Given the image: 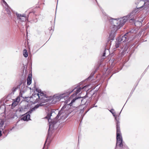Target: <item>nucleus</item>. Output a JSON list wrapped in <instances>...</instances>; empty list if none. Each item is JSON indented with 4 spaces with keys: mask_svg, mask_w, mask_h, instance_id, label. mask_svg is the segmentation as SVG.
Segmentation results:
<instances>
[{
    "mask_svg": "<svg viewBox=\"0 0 149 149\" xmlns=\"http://www.w3.org/2000/svg\"><path fill=\"white\" fill-rule=\"evenodd\" d=\"M77 107H74L72 110L71 108L68 109L66 107H62L55 118L52 119H51V117H52V115L55 114V113L53 112L48 113L46 118L48 120L49 123V131L50 130H52L56 129L58 127L59 123L64 122V120L68 116L69 114L73 111H74L75 112H76L77 111Z\"/></svg>",
    "mask_w": 149,
    "mask_h": 149,
    "instance_id": "nucleus-1",
    "label": "nucleus"
},
{
    "mask_svg": "<svg viewBox=\"0 0 149 149\" xmlns=\"http://www.w3.org/2000/svg\"><path fill=\"white\" fill-rule=\"evenodd\" d=\"M134 13L132 11L126 16L120 18L113 19L111 20L112 23L118 26V29L122 26L128 20L134 21Z\"/></svg>",
    "mask_w": 149,
    "mask_h": 149,
    "instance_id": "nucleus-2",
    "label": "nucleus"
},
{
    "mask_svg": "<svg viewBox=\"0 0 149 149\" xmlns=\"http://www.w3.org/2000/svg\"><path fill=\"white\" fill-rule=\"evenodd\" d=\"M101 10L103 14V18L105 21H109L111 24L112 25V26H111V28L112 29L111 30V32L109 35V38L110 40H113L116 36V32L120 28L117 29L118 28V26H116V25L112 23V22H111L112 20L114 19L109 17L106 14V13L102 9H101Z\"/></svg>",
    "mask_w": 149,
    "mask_h": 149,
    "instance_id": "nucleus-3",
    "label": "nucleus"
},
{
    "mask_svg": "<svg viewBox=\"0 0 149 149\" xmlns=\"http://www.w3.org/2000/svg\"><path fill=\"white\" fill-rule=\"evenodd\" d=\"M116 121V143L115 149L119 147L120 149H122L125 147L123 144L122 137L120 132V122L117 119Z\"/></svg>",
    "mask_w": 149,
    "mask_h": 149,
    "instance_id": "nucleus-4",
    "label": "nucleus"
},
{
    "mask_svg": "<svg viewBox=\"0 0 149 149\" xmlns=\"http://www.w3.org/2000/svg\"><path fill=\"white\" fill-rule=\"evenodd\" d=\"M76 88L75 87L74 89H69L68 92L63 93L54 95L53 97V100L56 102L59 101L62 99L68 97L70 94L73 92Z\"/></svg>",
    "mask_w": 149,
    "mask_h": 149,
    "instance_id": "nucleus-5",
    "label": "nucleus"
},
{
    "mask_svg": "<svg viewBox=\"0 0 149 149\" xmlns=\"http://www.w3.org/2000/svg\"><path fill=\"white\" fill-rule=\"evenodd\" d=\"M128 33H126L123 36H119L118 38L115 45L116 48L120 47L121 44L123 42H125L128 40Z\"/></svg>",
    "mask_w": 149,
    "mask_h": 149,
    "instance_id": "nucleus-6",
    "label": "nucleus"
},
{
    "mask_svg": "<svg viewBox=\"0 0 149 149\" xmlns=\"http://www.w3.org/2000/svg\"><path fill=\"white\" fill-rule=\"evenodd\" d=\"M36 91L38 92V93L35 94L34 95L33 94L32 95V97L34 98V97H38V99L40 100H46L45 99V98H47V97H45V95L44 93L42 92L41 91L40 89H36Z\"/></svg>",
    "mask_w": 149,
    "mask_h": 149,
    "instance_id": "nucleus-7",
    "label": "nucleus"
},
{
    "mask_svg": "<svg viewBox=\"0 0 149 149\" xmlns=\"http://www.w3.org/2000/svg\"><path fill=\"white\" fill-rule=\"evenodd\" d=\"M16 15L17 19L18 20V23L19 25L22 26V22H24L28 19L25 14H19L16 13Z\"/></svg>",
    "mask_w": 149,
    "mask_h": 149,
    "instance_id": "nucleus-8",
    "label": "nucleus"
},
{
    "mask_svg": "<svg viewBox=\"0 0 149 149\" xmlns=\"http://www.w3.org/2000/svg\"><path fill=\"white\" fill-rule=\"evenodd\" d=\"M83 97H77L73 99L71 101L70 103L67 105L68 107L69 106L71 107L72 106L73 104L75 103H79L81 104V102L82 101V98Z\"/></svg>",
    "mask_w": 149,
    "mask_h": 149,
    "instance_id": "nucleus-9",
    "label": "nucleus"
},
{
    "mask_svg": "<svg viewBox=\"0 0 149 149\" xmlns=\"http://www.w3.org/2000/svg\"><path fill=\"white\" fill-rule=\"evenodd\" d=\"M42 105H41V104H37L34 107L30 109L29 111H28L27 113L30 115V114H31L33 112L35 111L39 107L42 106Z\"/></svg>",
    "mask_w": 149,
    "mask_h": 149,
    "instance_id": "nucleus-10",
    "label": "nucleus"
},
{
    "mask_svg": "<svg viewBox=\"0 0 149 149\" xmlns=\"http://www.w3.org/2000/svg\"><path fill=\"white\" fill-rule=\"evenodd\" d=\"M121 47V50L122 51L121 52V56H123L127 52V49H128V46H127L126 44H125L123 47H122L121 46L120 47Z\"/></svg>",
    "mask_w": 149,
    "mask_h": 149,
    "instance_id": "nucleus-11",
    "label": "nucleus"
},
{
    "mask_svg": "<svg viewBox=\"0 0 149 149\" xmlns=\"http://www.w3.org/2000/svg\"><path fill=\"white\" fill-rule=\"evenodd\" d=\"M109 51L108 49H105L103 52L101 56V58L102 59H104L107 56L109 55Z\"/></svg>",
    "mask_w": 149,
    "mask_h": 149,
    "instance_id": "nucleus-12",
    "label": "nucleus"
},
{
    "mask_svg": "<svg viewBox=\"0 0 149 149\" xmlns=\"http://www.w3.org/2000/svg\"><path fill=\"white\" fill-rule=\"evenodd\" d=\"M30 115L27 112L24 115L22 118V119L24 121H28L30 120Z\"/></svg>",
    "mask_w": 149,
    "mask_h": 149,
    "instance_id": "nucleus-13",
    "label": "nucleus"
},
{
    "mask_svg": "<svg viewBox=\"0 0 149 149\" xmlns=\"http://www.w3.org/2000/svg\"><path fill=\"white\" fill-rule=\"evenodd\" d=\"M145 0H138L137 3H136L137 6L140 7L143 5Z\"/></svg>",
    "mask_w": 149,
    "mask_h": 149,
    "instance_id": "nucleus-14",
    "label": "nucleus"
},
{
    "mask_svg": "<svg viewBox=\"0 0 149 149\" xmlns=\"http://www.w3.org/2000/svg\"><path fill=\"white\" fill-rule=\"evenodd\" d=\"M87 87V86L86 85L82 88L80 87L78 88L75 91V93L74 94L75 95H77L80 92L81 90H83L84 88H86Z\"/></svg>",
    "mask_w": 149,
    "mask_h": 149,
    "instance_id": "nucleus-15",
    "label": "nucleus"
},
{
    "mask_svg": "<svg viewBox=\"0 0 149 149\" xmlns=\"http://www.w3.org/2000/svg\"><path fill=\"white\" fill-rule=\"evenodd\" d=\"M32 74H30L28 76V77L27 79V84L28 85H29L31 83L32 81Z\"/></svg>",
    "mask_w": 149,
    "mask_h": 149,
    "instance_id": "nucleus-16",
    "label": "nucleus"
},
{
    "mask_svg": "<svg viewBox=\"0 0 149 149\" xmlns=\"http://www.w3.org/2000/svg\"><path fill=\"white\" fill-rule=\"evenodd\" d=\"M5 10L6 13L9 15L10 16H11L12 14V11L9 6L6 7Z\"/></svg>",
    "mask_w": 149,
    "mask_h": 149,
    "instance_id": "nucleus-17",
    "label": "nucleus"
},
{
    "mask_svg": "<svg viewBox=\"0 0 149 149\" xmlns=\"http://www.w3.org/2000/svg\"><path fill=\"white\" fill-rule=\"evenodd\" d=\"M149 7V0H145L144 4L141 7L147 8Z\"/></svg>",
    "mask_w": 149,
    "mask_h": 149,
    "instance_id": "nucleus-18",
    "label": "nucleus"
},
{
    "mask_svg": "<svg viewBox=\"0 0 149 149\" xmlns=\"http://www.w3.org/2000/svg\"><path fill=\"white\" fill-rule=\"evenodd\" d=\"M18 86H17L16 87H13V88H12V89H11V92L9 94V95L10 96L13 95H14L15 92L18 89Z\"/></svg>",
    "mask_w": 149,
    "mask_h": 149,
    "instance_id": "nucleus-19",
    "label": "nucleus"
},
{
    "mask_svg": "<svg viewBox=\"0 0 149 149\" xmlns=\"http://www.w3.org/2000/svg\"><path fill=\"white\" fill-rule=\"evenodd\" d=\"M112 113L114 117H115V119L117 120V116L116 115V113L115 112L114 110L113 109H112L109 110Z\"/></svg>",
    "mask_w": 149,
    "mask_h": 149,
    "instance_id": "nucleus-20",
    "label": "nucleus"
},
{
    "mask_svg": "<svg viewBox=\"0 0 149 149\" xmlns=\"http://www.w3.org/2000/svg\"><path fill=\"white\" fill-rule=\"evenodd\" d=\"M142 8V7H141V6L140 7H137V6L136 7V8H135L132 11L135 14L139 10V9H140V8Z\"/></svg>",
    "mask_w": 149,
    "mask_h": 149,
    "instance_id": "nucleus-21",
    "label": "nucleus"
},
{
    "mask_svg": "<svg viewBox=\"0 0 149 149\" xmlns=\"http://www.w3.org/2000/svg\"><path fill=\"white\" fill-rule=\"evenodd\" d=\"M23 52L24 56L25 57H27L28 56L27 50L26 49H24L23 51Z\"/></svg>",
    "mask_w": 149,
    "mask_h": 149,
    "instance_id": "nucleus-22",
    "label": "nucleus"
},
{
    "mask_svg": "<svg viewBox=\"0 0 149 149\" xmlns=\"http://www.w3.org/2000/svg\"><path fill=\"white\" fill-rule=\"evenodd\" d=\"M82 101L81 102V104L82 105L86 103V100L85 99V97H83L82 98Z\"/></svg>",
    "mask_w": 149,
    "mask_h": 149,
    "instance_id": "nucleus-23",
    "label": "nucleus"
},
{
    "mask_svg": "<svg viewBox=\"0 0 149 149\" xmlns=\"http://www.w3.org/2000/svg\"><path fill=\"white\" fill-rule=\"evenodd\" d=\"M18 104V103H17V102L15 101V100H14L12 104V105L13 107H15Z\"/></svg>",
    "mask_w": 149,
    "mask_h": 149,
    "instance_id": "nucleus-24",
    "label": "nucleus"
},
{
    "mask_svg": "<svg viewBox=\"0 0 149 149\" xmlns=\"http://www.w3.org/2000/svg\"><path fill=\"white\" fill-rule=\"evenodd\" d=\"M4 124V123L3 121H1V123H0V128L2 130H3V128H2V127L3 125Z\"/></svg>",
    "mask_w": 149,
    "mask_h": 149,
    "instance_id": "nucleus-25",
    "label": "nucleus"
},
{
    "mask_svg": "<svg viewBox=\"0 0 149 149\" xmlns=\"http://www.w3.org/2000/svg\"><path fill=\"white\" fill-rule=\"evenodd\" d=\"M95 73V72H94L93 74L92 73L91 74V75L88 78V79H87L89 80L91 79V78L93 77Z\"/></svg>",
    "mask_w": 149,
    "mask_h": 149,
    "instance_id": "nucleus-26",
    "label": "nucleus"
},
{
    "mask_svg": "<svg viewBox=\"0 0 149 149\" xmlns=\"http://www.w3.org/2000/svg\"><path fill=\"white\" fill-rule=\"evenodd\" d=\"M15 101L17 102V103H18V102H19V101L20 100V98L19 97H17L15 100H14Z\"/></svg>",
    "mask_w": 149,
    "mask_h": 149,
    "instance_id": "nucleus-27",
    "label": "nucleus"
},
{
    "mask_svg": "<svg viewBox=\"0 0 149 149\" xmlns=\"http://www.w3.org/2000/svg\"><path fill=\"white\" fill-rule=\"evenodd\" d=\"M2 2L4 4L5 6H6V7H7V6H9L6 3V2L5 1V0H2Z\"/></svg>",
    "mask_w": 149,
    "mask_h": 149,
    "instance_id": "nucleus-28",
    "label": "nucleus"
},
{
    "mask_svg": "<svg viewBox=\"0 0 149 149\" xmlns=\"http://www.w3.org/2000/svg\"><path fill=\"white\" fill-rule=\"evenodd\" d=\"M38 20L37 18H35V19H33V22H37Z\"/></svg>",
    "mask_w": 149,
    "mask_h": 149,
    "instance_id": "nucleus-29",
    "label": "nucleus"
},
{
    "mask_svg": "<svg viewBox=\"0 0 149 149\" xmlns=\"http://www.w3.org/2000/svg\"><path fill=\"white\" fill-rule=\"evenodd\" d=\"M54 130H54H50L49 131V129H48V134H49L48 135H49V133H50V132H52Z\"/></svg>",
    "mask_w": 149,
    "mask_h": 149,
    "instance_id": "nucleus-30",
    "label": "nucleus"
},
{
    "mask_svg": "<svg viewBox=\"0 0 149 149\" xmlns=\"http://www.w3.org/2000/svg\"><path fill=\"white\" fill-rule=\"evenodd\" d=\"M98 99H97L95 101V104H96L97 102L98 101Z\"/></svg>",
    "mask_w": 149,
    "mask_h": 149,
    "instance_id": "nucleus-31",
    "label": "nucleus"
},
{
    "mask_svg": "<svg viewBox=\"0 0 149 149\" xmlns=\"http://www.w3.org/2000/svg\"><path fill=\"white\" fill-rule=\"evenodd\" d=\"M2 136L1 131L0 130V137Z\"/></svg>",
    "mask_w": 149,
    "mask_h": 149,
    "instance_id": "nucleus-32",
    "label": "nucleus"
},
{
    "mask_svg": "<svg viewBox=\"0 0 149 149\" xmlns=\"http://www.w3.org/2000/svg\"><path fill=\"white\" fill-rule=\"evenodd\" d=\"M95 104H94V106H93V107H97V105H95Z\"/></svg>",
    "mask_w": 149,
    "mask_h": 149,
    "instance_id": "nucleus-33",
    "label": "nucleus"
},
{
    "mask_svg": "<svg viewBox=\"0 0 149 149\" xmlns=\"http://www.w3.org/2000/svg\"><path fill=\"white\" fill-rule=\"evenodd\" d=\"M83 112V110H81V111H80V112L81 113H82Z\"/></svg>",
    "mask_w": 149,
    "mask_h": 149,
    "instance_id": "nucleus-34",
    "label": "nucleus"
},
{
    "mask_svg": "<svg viewBox=\"0 0 149 149\" xmlns=\"http://www.w3.org/2000/svg\"><path fill=\"white\" fill-rule=\"evenodd\" d=\"M14 128V127H13L12 128L10 129V130L11 131Z\"/></svg>",
    "mask_w": 149,
    "mask_h": 149,
    "instance_id": "nucleus-35",
    "label": "nucleus"
},
{
    "mask_svg": "<svg viewBox=\"0 0 149 149\" xmlns=\"http://www.w3.org/2000/svg\"><path fill=\"white\" fill-rule=\"evenodd\" d=\"M36 100L38 101V100H37V98H36Z\"/></svg>",
    "mask_w": 149,
    "mask_h": 149,
    "instance_id": "nucleus-36",
    "label": "nucleus"
},
{
    "mask_svg": "<svg viewBox=\"0 0 149 149\" xmlns=\"http://www.w3.org/2000/svg\"><path fill=\"white\" fill-rule=\"evenodd\" d=\"M47 141V140L45 142ZM46 142H45V144Z\"/></svg>",
    "mask_w": 149,
    "mask_h": 149,
    "instance_id": "nucleus-37",
    "label": "nucleus"
},
{
    "mask_svg": "<svg viewBox=\"0 0 149 149\" xmlns=\"http://www.w3.org/2000/svg\"><path fill=\"white\" fill-rule=\"evenodd\" d=\"M95 1H96L97 2V0H95Z\"/></svg>",
    "mask_w": 149,
    "mask_h": 149,
    "instance_id": "nucleus-38",
    "label": "nucleus"
}]
</instances>
